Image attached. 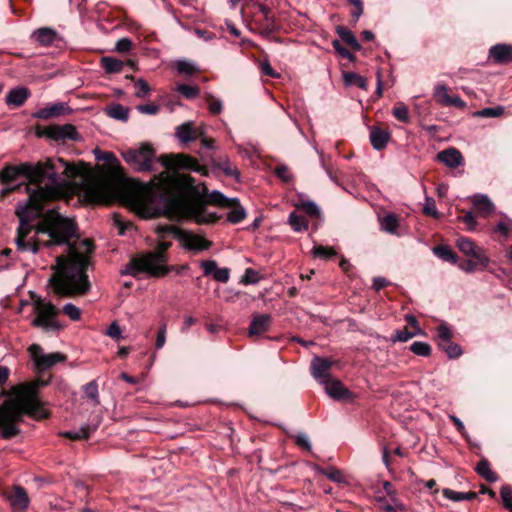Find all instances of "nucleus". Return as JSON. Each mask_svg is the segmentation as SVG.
Masks as SVG:
<instances>
[{
  "label": "nucleus",
  "mask_w": 512,
  "mask_h": 512,
  "mask_svg": "<svg viewBox=\"0 0 512 512\" xmlns=\"http://www.w3.org/2000/svg\"><path fill=\"white\" fill-rule=\"evenodd\" d=\"M132 47V42L130 39L128 38H121L117 41L116 43V50L118 52H128Z\"/></svg>",
  "instance_id": "63"
},
{
  "label": "nucleus",
  "mask_w": 512,
  "mask_h": 512,
  "mask_svg": "<svg viewBox=\"0 0 512 512\" xmlns=\"http://www.w3.org/2000/svg\"><path fill=\"white\" fill-rule=\"evenodd\" d=\"M460 220L467 225L469 231L475 230L477 222L473 212H466Z\"/></svg>",
  "instance_id": "59"
},
{
  "label": "nucleus",
  "mask_w": 512,
  "mask_h": 512,
  "mask_svg": "<svg viewBox=\"0 0 512 512\" xmlns=\"http://www.w3.org/2000/svg\"><path fill=\"white\" fill-rule=\"evenodd\" d=\"M456 246L463 254L479 260L482 268L488 266L489 258L485 255L483 249L478 247L470 238L459 237Z\"/></svg>",
  "instance_id": "11"
},
{
  "label": "nucleus",
  "mask_w": 512,
  "mask_h": 512,
  "mask_svg": "<svg viewBox=\"0 0 512 512\" xmlns=\"http://www.w3.org/2000/svg\"><path fill=\"white\" fill-rule=\"evenodd\" d=\"M175 68L179 74L186 76H191L198 72V67L193 62L187 60H178L175 63Z\"/></svg>",
  "instance_id": "39"
},
{
  "label": "nucleus",
  "mask_w": 512,
  "mask_h": 512,
  "mask_svg": "<svg viewBox=\"0 0 512 512\" xmlns=\"http://www.w3.org/2000/svg\"><path fill=\"white\" fill-rule=\"evenodd\" d=\"M332 46L335 49V51L339 53L342 57L349 60L353 59V54L347 48H345L338 40H334L332 42Z\"/></svg>",
  "instance_id": "60"
},
{
  "label": "nucleus",
  "mask_w": 512,
  "mask_h": 512,
  "mask_svg": "<svg viewBox=\"0 0 512 512\" xmlns=\"http://www.w3.org/2000/svg\"><path fill=\"white\" fill-rule=\"evenodd\" d=\"M410 350L414 354L423 357H428L431 354V346L428 343L422 341H416L412 343Z\"/></svg>",
  "instance_id": "43"
},
{
  "label": "nucleus",
  "mask_w": 512,
  "mask_h": 512,
  "mask_svg": "<svg viewBox=\"0 0 512 512\" xmlns=\"http://www.w3.org/2000/svg\"><path fill=\"white\" fill-rule=\"evenodd\" d=\"M321 473L327 476L330 480L340 483L344 480L343 474L340 470L335 468L321 469Z\"/></svg>",
  "instance_id": "53"
},
{
  "label": "nucleus",
  "mask_w": 512,
  "mask_h": 512,
  "mask_svg": "<svg viewBox=\"0 0 512 512\" xmlns=\"http://www.w3.org/2000/svg\"><path fill=\"white\" fill-rule=\"evenodd\" d=\"M63 313L73 321H78L81 317L80 309L72 303H67L63 306Z\"/></svg>",
  "instance_id": "51"
},
{
  "label": "nucleus",
  "mask_w": 512,
  "mask_h": 512,
  "mask_svg": "<svg viewBox=\"0 0 512 512\" xmlns=\"http://www.w3.org/2000/svg\"><path fill=\"white\" fill-rule=\"evenodd\" d=\"M101 66L108 74L119 73L122 71L124 62L114 57H103L101 59Z\"/></svg>",
  "instance_id": "32"
},
{
  "label": "nucleus",
  "mask_w": 512,
  "mask_h": 512,
  "mask_svg": "<svg viewBox=\"0 0 512 512\" xmlns=\"http://www.w3.org/2000/svg\"><path fill=\"white\" fill-rule=\"evenodd\" d=\"M489 57L496 64L512 62V45L496 44L489 49Z\"/></svg>",
  "instance_id": "19"
},
{
  "label": "nucleus",
  "mask_w": 512,
  "mask_h": 512,
  "mask_svg": "<svg viewBox=\"0 0 512 512\" xmlns=\"http://www.w3.org/2000/svg\"><path fill=\"white\" fill-rule=\"evenodd\" d=\"M332 362L323 357L316 356L311 362V372L313 377L321 384L326 383L330 377Z\"/></svg>",
  "instance_id": "15"
},
{
  "label": "nucleus",
  "mask_w": 512,
  "mask_h": 512,
  "mask_svg": "<svg viewBox=\"0 0 512 512\" xmlns=\"http://www.w3.org/2000/svg\"><path fill=\"white\" fill-rule=\"evenodd\" d=\"M500 496L504 507L512 510V487L508 485L502 486Z\"/></svg>",
  "instance_id": "50"
},
{
  "label": "nucleus",
  "mask_w": 512,
  "mask_h": 512,
  "mask_svg": "<svg viewBox=\"0 0 512 512\" xmlns=\"http://www.w3.org/2000/svg\"><path fill=\"white\" fill-rule=\"evenodd\" d=\"M448 87L444 84H438L434 88L433 97L437 103L446 107L464 108L465 102L458 95H449Z\"/></svg>",
  "instance_id": "13"
},
{
  "label": "nucleus",
  "mask_w": 512,
  "mask_h": 512,
  "mask_svg": "<svg viewBox=\"0 0 512 512\" xmlns=\"http://www.w3.org/2000/svg\"><path fill=\"white\" fill-rule=\"evenodd\" d=\"M44 135L55 141L76 140L78 138V132L72 124L49 126L45 129Z\"/></svg>",
  "instance_id": "12"
},
{
  "label": "nucleus",
  "mask_w": 512,
  "mask_h": 512,
  "mask_svg": "<svg viewBox=\"0 0 512 512\" xmlns=\"http://www.w3.org/2000/svg\"><path fill=\"white\" fill-rule=\"evenodd\" d=\"M82 168L62 158H49L44 162L6 165L0 171V182L7 184L25 177L28 183L2 189L1 195L21 189L29 194L24 204L18 205L16 215L19 226L15 243L18 251L37 253L41 247L69 244L76 234L75 223L55 209L44 212V204L62 195L63 183L75 178Z\"/></svg>",
  "instance_id": "1"
},
{
  "label": "nucleus",
  "mask_w": 512,
  "mask_h": 512,
  "mask_svg": "<svg viewBox=\"0 0 512 512\" xmlns=\"http://www.w3.org/2000/svg\"><path fill=\"white\" fill-rule=\"evenodd\" d=\"M92 251V242L83 239L78 244L68 245V255L57 256L54 273L49 279V284L57 295L72 297L84 295L90 290L86 270Z\"/></svg>",
  "instance_id": "3"
},
{
  "label": "nucleus",
  "mask_w": 512,
  "mask_h": 512,
  "mask_svg": "<svg viewBox=\"0 0 512 512\" xmlns=\"http://www.w3.org/2000/svg\"><path fill=\"white\" fill-rule=\"evenodd\" d=\"M176 90L187 99H194L199 95V88L197 86L179 84Z\"/></svg>",
  "instance_id": "44"
},
{
  "label": "nucleus",
  "mask_w": 512,
  "mask_h": 512,
  "mask_svg": "<svg viewBox=\"0 0 512 512\" xmlns=\"http://www.w3.org/2000/svg\"><path fill=\"white\" fill-rule=\"evenodd\" d=\"M272 324V317L269 314H259L253 317L248 334L249 336H258L267 332Z\"/></svg>",
  "instance_id": "21"
},
{
  "label": "nucleus",
  "mask_w": 512,
  "mask_h": 512,
  "mask_svg": "<svg viewBox=\"0 0 512 512\" xmlns=\"http://www.w3.org/2000/svg\"><path fill=\"white\" fill-rule=\"evenodd\" d=\"M95 156L97 160L105 161L108 163H118L115 154L112 152L95 150Z\"/></svg>",
  "instance_id": "58"
},
{
  "label": "nucleus",
  "mask_w": 512,
  "mask_h": 512,
  "mask_svg": "<svg viewBox=\"0 0 512 512\" xmlns=\"http://www.w3.org/2000/svg\"><path fill=\"white\" fill-rule=\"evenodd\" d=\"M28 352L37 372L46 371L57 363H61L66 360V356L60 352L44 354L43 349L39 344H32L28 348Z\"/></svg>",
  "instance_id": "9"
},
{
  "label": "nucleus",
  "mask_w": 512,
  "mask_h": 512,
  "mask_svg": "<svg viewBox=\"0 0 512 512\" xmlns=\"http://www.w3.org/2000/svg\"><path fill=\"white\" fill-rule=\"evenodd\" d=\"M7 500L13 512H25L30 503L26 490L21 486H14L12 491L8 494Z\"/></svg>",
  "instance_id": "14"
},
{
  "label": "nucleus",
  "mask_w": 512,
  "mask_h": 512,
  "mask_svg": "<svg viewBox=\"0 0 512 512\" xmlns=\"http://www.w3.org/2000/svg\"><path fill=\"white\" fill-rule=\"evenodd\" d=\"M393 116L403 122V123H407L409 121V110L408 108L400 103L398 105H396L394 108H393Z\"/></svg>",
  "instance_id": "48"
},
{
  "label": "nucleus",
  "mask_w": 512,
  "mask_h": 512,
  "mask_svg": "<svg viewBox=\"0 0 512 512\" xmlns=\"http://www.w3.org/2000/svg\"><path fill=\"white\" fill-rule=\"evenodd\" d=\"M390 140V133L387 130L373 127L370 131V142L374 149H384Z\"/></svg>",
  "instance_id": "24"
},
{
  "label": "nucleus",
  "mask_w": 512,
  "mask_h": 512,
  "mask_svg": "<svg viewBox=\"0 0 512 512\" xmlns=\"http://www.w3.org/2000/svg\"><path fill=\"white\" fill-rule=\"evenodd\" d=\"M442 494L446 499H449L454 502L459 501H470L474 500L477 497V494L475 492H457L448 488H445L442 490Z\"/></svg>",
  "instance_id": "31"
},
{
  "label": "nucleus",
  "mask_w": 512,
  "mask_h": 512,
  "mask_svg": "<svg viewBox=\"0 0 512 512\" xmlns=\"http://www.w3.org/2000/svg\"><path fill=\"white\" fill-rule=\"evenodd\" d=\"M171 247V242L160 241L153 251L140 254L132 258L122 271L124 275L136 277L140 273H147L152 277H163L172 270L180 273L185 268L182 266H168L167 250Z\"/></svg>",
  "instance_id": "6"
},
{
  "label": "nucleus",
  "mask_w": 512,
  "mask_h": 512,
  "mask_svg": "<svg viewBox=\"0 0 512 512\" xmlns=\"http://www.w3.org/2000/svg\"><path fill=\"white\" fill-rule=\"evenodd\" d=\"M296 444L306 451H311L312 446L309 440V437L305 433H299L295 437Z\"/></svg>",
  "instance_id": "56"
},
{
  "label": "nucleus",
  "mask_w": 512,
  "mask_h": 512,
  "mask_svg": "<svg viewBox=\"0 0 512 512\" xmlns=\"http://www.w3.org/2000/svg\"><path fill=\"white\" fill-rule=\"evenodd\" d=\"M336 32L344 42L351 46V48H353L356 51L360 50L361 45L359 44L356 37L349 29L343 26H338L336 28Z\"/></svg>",
  "instance_id": "34"
},
{
  "label": "nucleus",
  "mask_w": 512,
  "mask_h": 512,
  "mask_svg": "<svg viewBox=\"0 0 512 512\" xmlns=\"http://www.w3.org/2000/svg\"><path fill=\"white\" fill-rule=\"evenodd\" d=\"M476 472L490 483L498 480L496 473L491 470L489 462L485 459L477 463Z\"/></svg>",
  "instance_id": "33"
},
{
  "label": "nucleus",
  "mask_w": 512,
  "mask_h": 512,
  "mask_svg": "<svg viewBox=\"0 0 512 512\" xmlns=\"http://www.w3.org/2000/svg\"><path fill=\"white\" fill-rule=\"evenodd\" d=\"M70 112V107L63 102L53 103L37 110L34 117L38 119H50L53 117L65 115Z\"/></svg>",
  "instance_id": "17"
},
{
  "label": "nucleus",
  "mask_w": 512,
  "mask_h": 512,
  "mask_svg": "<svg viewBox=\"0 0 512 512\" xmlns=\"http://www.w3.org/2000/svg\"><path fill=\"white\" fill-rule=\"evenodd\" d=\"M380 227L383 231L398 235L399 218L394 213H388L379 219Z\"/></svg>",
  "instance_id": "27"
},
{
  "label": "nucleus",
  "mask_w": 512,
  "mask_h": 512,
  "mask_svg": "<svg viewBox=\"0 0 512 512\" xmlns=\"http://www.w3.org/2000/svg\"><path fill=\"white\" fill-rule=\"evenodd\" d=\"M437 160L449 168H456L463 164V156L456 148H448L439 152Z\"/></svg>",
  "instance_id": "23"
},
{
  "label": "nucleus",
  "mask_w": 512,
  "mask_h": 512,
  "mask_svg": "<svg viewBox=\"0 0 512 512\" xmlns=\"http://www.w3.org/2000/svg\"><path fill=\"white\" fill-rule=\"evenodd\" d=\"M433 253L443 261L456 264L458 261L457 254L447 245H437L433 248Z\"/></svg>",
  "instance_id": "30"
},
{
  "label": "nucleus",
  "mask_w": 512,
  "mask_h": 512,
  "mask_svg": "<svg viewBox=\"0 0 512 512\" xmlns=\"http://www.w3.org/2000/svg\"><path fill=\"white\" fill-rule=\"evenodd\" d=\"M44 385H46L45 381L36 380L12 388L11 396L0 405V437L2 439L9 440L20 433L17 424L23 415L36 420L48 416V412L38 398V389Z\"/></svg>",
  "instance_id": "4"
},
{
  "label": "nucleus",
  "mask_w": 512,
  "mask_h": 512,
  "mask_svg": "<svg viewBox=\"0 0 512 512\" xmlns=\"http://www.w3.org/2000/svg\"><path fill=\"white\" fill-rule=\"evenodd\" d=\"M121 156L125 162L137 172H150L153 170L154 163L160 162L166 168L164 172L169 170H189L201 175L207 174L206 167L199 164V162L186 154H170L162 155L156 158L154 148L148 144L143 143L138 149H128L121 152Z\"/></svg>",
  "instance_id": "5"
},
{
  "label": "nucleus",
  "mask_w": 512,
  "mask_h": 512,
  "mask_svg": "<svg viewBox=\"0 0 512 512\" xmlns=\"http://www.w3.org/2000/svg\"><path fill=\"white\" fill-rule=\"evenodd\" d=\"M312 254L315 258L327 260L334 257L336 255V251L331 247L315 245L312 249Z\"/></svg>",
  "instance_id": "41"
},
{
  "label": "nucleus",
  "mask_w": 512,
  "mask_h": 512,
  "mask_svg": "<svg viewBox=\"0 0 512 512\" xmlns=\"http://www.w3.org/2000/svg\"><path fill=\"white\" fill-rule=\"evenodd\" d=\"M415 333L410 332L407 328H403L401 330H397L395 334L392 336L391 340L393 342H406L413 338Z\"/></svg>",
  "instance_id": "52"
},
{
  "label": "nucleus",
  "mask_w": 512,
  "mask_h": 512,
  "mask_svg": "<svg viewBox=\"0 0 512 512\" xmlns=\"http://www.w3.org/2000/svg\"><path fill=\"white\" fill-rule=\"evenodd\" d=\"M96 429V427H91L89 425L82 426L74 431H67L62 433V435L71 440H82L89 438L90 434Z\"/></svg>",
  "instance_id": "36"
},
{
  "label": "nucleus",
  "mask_w": 512,
  "mask_h": 512,
  "mask_svg": "<svg viewBox=\"0 0 512 512\" xmlns=\"http://www.w3.org/2000/svg\"><path fill=\"white\" fill-rule=\"evenodd\" d=\"M31 38L34 39L40 46L48 47L53 45L58 39L56 30L50 27H42L35 30Z\"/></svg>",
  "instance_id": "22"
},
{
  "label": "nucleus",
  "mask_w": 512,
  "mask_h": 512,
  "mask_svg": "<svg viewBox=\"0 0 512 512\" xmlns=\"http://www.w3.org/2000/svg\"><path fill=\"white\" fill-rule=\"evenodd\" d=\"M503 113H504V108L502 106H497V107L484 108L480 111H477L475 113V115L479 116V117L492 118V117H499Z\"/></svg>",
  "instance_id": "46"
},
{
  "label": "nucleus",
  "mask_w": 512,
  "mask_h": 512,
  "mask_svg": "<svg viewBox=\"0 0 512 512\" xmlns=\"http://www.w3.org/2000/svg\"><path fill=\"white\" fill-rule=\"evenodd\" d=\"M83 390L86 397L92 402L93 405L96 406L100 404L98 384L95 380L84 385Z\"/></svg>",
  "instance_id": "38"
},
{
  "label": "nucleus",
  "mask_w": 512,
  "mask_h": 512,
  "mask_svg": "<svg viewBox=\"0 0 512 512\" xmlns=\"http://www.w3.org/2000/svg\"><path fill=\"white\" fill-rule=\"evenodd\" d=\"M205 276H212L215 281L227 283L230 279V269L218 268L215 260H204L200 263Z\"/></svg>",
  "instance_id": "16"
},
{
  "label": "nucleus",
  "mask_w": 512,
  "mask_h": 512,
  "mask_svg": "<svg viewBox=\"0 0 512 512\" xmlns=\"http://www.w3.org/2000/svg\"><path fill=\"white\" fill-rule=\"evenodd\" d=\"M203 134L204 128H194L191 122L184 123L178 126L176 129V136L183 143H188L199 139L201 136H203Z\"/></svg>",
  "instance_id": "18"
},
{
  "label": "nucleus",
  "mask_w": 512,
  "mask_h": 512,
  "mask_svg": "<svg viewBox=\"0 0 512 512\" xmlns=\"http://www.w3.org/2000/svg\"><path fill=\"white\" fill-rule=\"evenodd\" d=\"M275 174L277 175V177L282 179L284 182H289L292 179V175H291L288 167L285 165L277 166L275 168Z\"/></svg>",
  "instance_id": "61"
},
{
  "label": "nucleus",
  "mask_w": 512,
  "mask_h": 512,
  "mask_svg": "<svg viewBox=\"0 0 512 512\" xmlns=\"http://www.w3.org/2000/svg\"><path fill=\"white\" fill-rule=\"evenodd\" d=\"M261 72L264 75L270 76L272 78H278L280 75L272 68L271 64L268 60L262 61L260 64Z\"/></svg>",
  "instance_id": "62"
},
{
  "label": "nucleus",
  "mask_w": 512,
  "mask_h": 512,
  "mask_svg": "<svg viewBox=\"0 0 512 512\" xmlns=\"http://www.w3.org/2000/svg\"><path fill=\"white\" fill-rule=\"evenodd\" d=\"M157 232L161 238L172 236L180 242L184 249L189 251L201 252L208 250L212 246V242L202 236L182 230L174 225L159 226Z\"/></svg>",
  "instance_id": "7"
},
{
  "label": "nucleus",
  "mask_w": 512,
  "mask_h": 512,
  "mask_svg": "<svg viewBox=\"0 0 512 512\" xmlns=\"http://www.w3.org/2000/svg\"><path fill=\"white\" fill-rule=\"evenodd\" d=\"M85 195L94 202H102L105 199V187L102 183H91L86 187Z\"/></svg>",
  "instance_id": "29"
},
{
  "label": "nucleus",
  "mask_w": 512,
  "mask_h": 512,
  "mask_svg": "<svg viewBox=\"0 0 512 512\" xmlns=\"http://www.w3.org/2000/svg\"><path fill=\"white\" fill-rule=\"evenodd\" d=\"M106 112L111 118L126 121L129 117V111L121 104H113L107 107Z\"/></svg>",
  "instance_id": "37"
},
{
  "label": "nucleus",
  "mask_w": 512,
  "mask_h": 512,
  "mask_svg": "<svg viewBox=\"0 0 512 512\" xmlns=\"http://www.w3.org/2000/svg\"><path fill=\"white\" fill-rule=\"evenodd\" d=\"M423 213L435 219L439 218V213L437 211L435 201L432 198L426 199L425 205L423 207Z\"/></svg>",
  "instance_id": "54"
},
{
  "label": "nucleus",
  "mask_w": 512,
  "mask_h": 512,
  "mask_svg": "<svg viewBox=\"0 0 512 512\" xmlns=\"http://www.w3.org/2000/svg\"><path fill=\"white\" fill-rule=\"evenodd\" d=\"M289 224L296 232H301L308 229V223L305 217L291 212L289 215Z\"/></svg>",
  "instance_id": "40"
},
{
  "label": "nucleus",
  "mask_w": 512,
  "mask_h": 512,
  "mask_svg": "<svg viewBox=\"0 0 512 512\" xmlns=\"http://www.w3.org/2000/svg\"><path fill=\"white\" fill-rule=\"evenodd\" d=\"M259 281V273L252 268H247L241 278V283L244 285L256 284Z\"/></svg>",
  "instance_id": "49"
},
{
  "label": "nucleus",
  "mask_w": 512,
  "mask_h": 512,
  "mask_svg": "<svg viewBox=\"0 0 512 512\" xmlns=\"http://www.w3.org/2000/svg\"><path fill=\"white\" fill-rule=\"evenodd\" d=\"M393 504H386L384 506L385 512H402L404 510V505L398 502L397 499L392 500Z\"/></svg>",
  "instance_id": "64"
},
{
  "label": "nucleus",
  "mask_w": 512,
  "mask_h": 512,
  "mask_svg": "<svg viewBox=\"0 0 512 512\" xmlns=\"http://www.w3.org/2000/svg\"><path fill=\"white\" fill-rule=\"evenodd\" d=\"M192 179L187 175L161 172L148 183L141 185L139 200L151 215H166L174 218H191L198 224L214 223L216 212L209 211L201 199L191 198L189 191Z\"/></svg>",
  "instance_id": "2"
},
{
  "label": "nucleus",
  "mask_w": 512,
  "mask_h": 512,
  "mask_svg": "<svg viewBox=\"0 0 512 512\" xmlns=\"http://www.w3.org/2000/svg\"><path fill=\"white\" fill-rule=\"evenodd\" d=\"M459 268L467 273H472L476 270H483L484 268L481 267L479 260H476L474 258L464 260L461 263H459Z\"/></svg>",
  "instance_id": "47"
},
{
  "label": "nucleus",
  "mask_w": 512,
  "mask_h": 512,
  "mask_svg": "<svg viewBox=\"0 0 512 512\" xmlns=\"http://www.w3.org/2000/svg\"><path fill=\"white\" fill-rule=\"evenodd\" d=\"M106 335L117 341L123 338L122 330L116 321L107 328Z\"/></svg>",
  "instance_id": "55"
},
{
  "label": "nucleus",
  "mask_w": 512,
  "mask_h": 512,
  "mask_svg": "<svg viewBox=\"0 0 512 512\" xmlns=\"http://www.w3.org/2000/svg\"><path fill=\"white\" fill-rule=\"evenodd\" d=\"M474 208L484 217L490 215L494 210V205L486 195H475L471 198Z\"/></svg>",
  "instance_id": "26"
},
{
  "label": "nucleus",
  "mask_w": 512,
  "mask_h": 512,
  "mask_svg": "<svg viewBox=\"0 0 512 512\" xmlns=\"http://www.w3.org/2000/svg\"><path fill=\"white\" fill-rule=\"evenodd\" d=\"M135 96L137 98H146L150 92V86L144 79H138L135 84Z\"/></svg>",
  "instance_id": "45"
},
{
  "label": "nucleus",
  "mask_w": 512,
  "mask_h": 512,
  "mask_svg": "<svg viewBox=\"0 0 512 512\" xmlns=\"http://www.w3.org/2000/svg\"><path fill=\"white\" fill-rule=\"evenodd\" d=\"M34 312L36 314V317L32 320L34 327L42 328L44 331H57L62 328L56 319L59 310L51 302H45L40 298L37 299L34 302Z\"/></svg>",
  "instance_id": "8"
},
{
  "label": "nucleus",
  "mask_w": 512,
  "mask_h": 512,
  "mask_svg": "<svg viewBox=\"0 0 512 512\" xmlns=\"http://www.w3.org/2000/svg\"><path fill=\"white\" fill-rule=\"evenodd\" d=\"M245 217H246L245 209L240 205H236L229 211V213L227 215V220L230 223L237 224V223H240L241 221H243L245 219Z\"/></svg>",
  "instance_id": "42"
},
{
  "label": "nucleus",
  "mask_w": 512,
  "mask_h": 512,
  "mask_svg": "<svg viewBox=\"0 0 512 512\" xmlns=\"http://www.w3.org/2000/svg\"><path fill=\"white\" fill-rule=\"evenodd\" d=\"M207 101L209 102V111L212 114H219L223 109L222 101L215 99L212 95H207Z\"/></svg>",
  "instance_id": "57"
},
{
  "label": "nucleus",
  "mask_w": 512,
  "mask_h": 512,
  "mask_svg": "<svg viewBox=\"0 0 512 512\" xmlns=\"http://www.w3.org/2000/svg\"><path fill=\"white\" fill-rule=\"evenodd\" d=\"M206 204L217 205L221 207H229L232 205L231 200L224 196L221 192L214 190L209 193L206 200L203 201Z\"/></svg>",
  "instance_id": "35"
},
{
  "label": "nucleus",
  "mask_w": 512,
  "mask_h": 512,
  "mask_svg": "<svg viewBox=\"0 0 512 512\" xmlns=\"http://www.w3.org/2000/svg\"><path fill=\"white\" fill-rule=\"evenodd\" d=\"M29 97V91L27 88L19 87L9 91L6 96L7 105H13L19 107L25 103Z\"/></svg>",
  "instance_id": "25"
},
{
  "label": "nucleus",
  "mask_w": 512,
  "mask_h": 512,
  "mask_svg": "<svg viewBox=\"0 0 512 512\" xmlns=\"http://www.w3.org/2000/svg\"><path fill=\"white\" fill-rule=\"evenodd\" d=\"M437 338L439 347L449 358L455 359L462 354L461 347L451 341L452 331L447 324L442 323L437 327Z\"/></svg>",
  "instance_id": "10"
},
{
  "label": "nucleus",
  "mask_w": 512,
  "mask_h": 512,
  "mask_svg": "<svg viewBox=\"0 0 512 512\" xmlns=\"http://www.w3.org/2000/svg\"><path fill=\"white\" fill-rule=\"evenodd\" d=\"M323 385L326 393L335 400H349L352 398V393L339 380H328Z\"/></svg>",
  "instance_id": "20"
},
{
  "label": "nucleus",
  "mask_w": 512,
  "mask_h": 512,
  "mask_svg": "<svg viewBox=\"0 0 512 512\" xmlns=\"http://www.w3.org/2000/svg\"><path fill=\"white\" fill-rule=\"evenodd\" d=\"M343 81L346 86H357L363 90H367L368 82L367 79L355 72L344 71Z\"/></svg>",
  "instance_id": "28"
}]
</instances>
